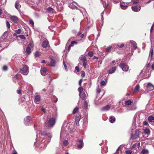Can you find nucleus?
<instances>
[{"mask_svg": "<svg viewBox=\"0 0 154 154\" xmlns=\"http://www.w3.org/2000/svg\"><path fill=\"white\" fill-rule=\"evenodd\" d=\"M68 144V140H65L63 142V144L64 146H67Z\"/></svg>", "mask_w": 154, "mask_h": 154, "instance_id": "37", "label": "nucleus"}, {"mask_svg": "<svg viewBox=\"0 0 154 154\" xmlns=\"http://www.w3.org/2000/svg\"><path fill=\"white\" fill-rule=\"evenodd\" d=\"M154 89L153 85L150 82H148L147 84L146 90L147 91L152 90Z\"/></svg>", "mask_w": 154, "mask_h": 154, "instance_id": "7", "label": "nucleus"}, {"mask_svg": "<svg viewBox=\"0 0 154 154\" xmlns=\"http://www.w3.org/2000/svg\"><path fill=\"white\" fill-rule=\"evenodd\" d=\"M84 106L86 108H87L88 106V102L86 101H85L84 103Z\"/></svg>", "mask_w": 154, "mask_h": 154, "instance_id": "42", "label": "nucleus"}, {"mask_svg": "<svg viewBox=\"0 0 154 154\" xmlns=\"http://www.w3.org/2000/svg\"><path fill=\"white\" fill-rule=\"evenodd\" d=\"M93 54H94V52L93 51H89L88 53V55L90 57H92Z\"/></svg>", "mask_w": 154, "mask_h": 154, "instance_id": "34", "label": "nucleus"}, {"mask_svg": "<svg viewBox=\"0 0 154 154\" xmlns=\"http://www.w3.org/2000/svg\"><path fill=\"white\" fill-rule=\"evenodd\" d=\"M55 123V119L53 118H52L49 119L48 122L46 123V124L47 125L48 127H53Z\"/></svg>", "mask_w": 154, "mask_h": 154, "instance_id": "1", "label": "nucleus"}, {"mask_svg": "<svg viewBox=\"0 0 154 154\" xmlns=\"http://www.w3.org/2000/svg\"><path fill=\"white\" fill-rule=\"evenodd\" d=\"M153 49L151 47L150 50V53H149V58H148V60H149L150 61H151L152 60V56L153 55Z\"/></svg>", "mask_w": 154, "mask_h": 154, "instance_id": "17", "label": "nucleus"}, {"mask_svg": "<svg viewBox=\"0 0 154 154\" xmlns=\"http://www.w3.org/2000/svg\"><path fill=\"white\" fill-rule=\"evenodd\" d=\"M125 152L127 154H131L132 153V151L130 150H126Z\"/></svg>", "mask_w": 154, "mask_h": 154, "instance_id": "50", "label": "nucleus"}, {"mask_svg": "<svg viewBox=\"0 0 154 154\" xmlns=\"http://www.w3.org/2000/svg\"><path fill=\"white\" fill-rule=\"evenodd\" d=\"M82 82V79H81L80 80L79 82V85L80 86H81V83Z\"/></svg>", "mask_w": 154, "mask_h": 154, "instance_id": "59", "label": "nucleus"}, {"mask_svg": "<svg viewBox=\"0 0 154 154\" xmlns=\"http://www.w3.org/2000/svg\"><path fill=\"white\" fill-rule=\"evenodd\" d=\"M71 43L73 45L74 44H77L78 42L75 41H72L71 42Z\"/></svg>", "mask_w": 154, "mask_h": 154, "instance_id": "52", "label": "nucleus"}, {"mask_svg": "<svg viewBox=\"0 0 154 154\" xmlns=\"http://www.w3.org/2000/svg\"><path fill=\"white\" fill-rule=\"evenodd\" d=\"M110 108V106L109 105H107L105 106L102 108V109L103 111H106L109 110Z\"/></svg>", "mask_w": 154, "mask_h": 154, "instance_id": "26", "label": "nucleus"}, {"mask_svg": "<svg viewBox=\"0 0 154 154\" xmlns=\"http://www.w3.org/2000/svg\"><path fill=\"white\" fill-rule=\"evenodd\" d=\"M47 10L49 13H52L54 12V9L51 7L48 8Z\"/></svg>", "mask_w": 154, "mask_h": 154, "instance_id": "29", "label": "nucleus"}, {"mask_svg": "<svg viewBox=\"0 0 154 154\" xmlns=\"http://www.w3.org/2000/svg\"><path fill=\"white\" fill-rule=\"evenodd\" d=\"M73 3H76L74 2H73L72 0H70L69 1V7L70 8H71L72 9H78L77 7L75 6L74 5ZM77 5V4L76 3Z\"/></svg>", "mask_w": 154, "mask_h": 154, "instance_id": "8", "label": "nucleus"}, {"mask_svg": "<svg viewBox=\"0 0 154 154\" xmlns=\"http://www.w3.org/2000/svg\"><path fill=\"white\" fill-rule=\"evenodd\" d=\"M63 64L64 65V67L65 68V69L66 70H67V66L65 64L64 61L63 62Z\"/></svg>", "mask_w": 154, "mask_h": 154, "instance_id": "53", "label": "nucleus"}, {"mask_svg": "<svg viewBox=\"0 0 154 154\" xmlns=\"http://www.w3.org/2000/svg\"><path fill=\"white\" fill-rule=\"evenodd\" d=\"M15 32L17 34H19L21 32V29H17L15 30Z\"/></svg>", "mask_w": 154, "mask_h": 154, "instance_id": "39", "label": "nucleus"}, {"mask_svg": "<svg viewBox=\"0 0 154 154\" xmlns=\"http://www.w3.org/2000/svg\"><path fill=\"white\" fill-rule=\"evenodd\" d=\"M137 109V107L135 105H133L131 106H128V110L129 111L134 110Z\"/></svg>", "mask_w": 154, "mask_h": 154, "instance_id": "20", "label": "nucleus"}, {"mask_svg": "<svg viewBox=\"0 0 154 154\" xmlns=\"http://www.w3.org/2000/svg\"><path fill=\"white\" fill-rule=\"evenodd\" d=\"M6 25L8 28V29H10V24L8 21H6Z\"/></svg>", "mask_w": 154, "mask_h": 154, "instance_id": "45", "label": "nucleus"}, {"mask_svg": "<svg viewBox=\"0 0 154 154\" xmlns=\"http://www.w3.org/2000/svg\"><path fill=\"white\" fill-rule=\"evenodd\" d=\"M40 54L39 52H38V51H37L35 54V56L36 57H38L40 56Z\"/></svg>", "mask_w": 154, "mask_h": 154, "instance_id": "46", "label": "nucleus"}, {"mask_svg": "<svg viewBox=\"0 0 154 154\" xmlns=\"http://www.w3.org/2000/svg\"><path fill=\"white\" fill-rule=\"evenodd\" d=\"M32 47L31 44H29L28 47L26 48V51L28 54H29L31 53V48Z\"/></svg>", "mask_w": 154, "mask_h": 154, "instance_id": "12", "label": "nucleus"}, {"mask_svg": "<svg viewBox=\"0 0 154 154\" xmlns=\"http://www.w3.org/2000/svg\"><path fill=\"white\" fill-rule=\"evenodd\" d=\"M150 64L149 63L146 64L143 70V72H146L147 71L146 69L149 67Z\"/></svg>", "mask_w": 154, "mask_h": 154, "instance_id": "27", "label": "nucleus"}, {"mask_svg": "<svg viewBox=\"0 0 154 154\" xmlns=\"http://www.w3.org/2000/svg\"><path fill=\"white\" fill-rule=\"evenodd\" d=\"M19 37L20 38H21L22 39H26L25 37L24 36V35H20L19 36Z\"/></svg>", "mask_w": 154, "mask_h": 154, "instance_id": "49", "label": "nucleus"}, {"mask_svg": "<svg viewBox=\"0 0 154 154\" xmlns=\"http://www.w3.org/2000/svg\"><path fill=\"white\" fill-rule=\"evenodd\" d=\"M103 14H104V11H103L101 14V16L102 17L101 20H103Z\"/></svg>", "mask_w": 154, "mask_h": 154, "instance_id": "54", "label": "nucleus"}, {"mask_svg": "<svg viewBox=\"0 0 154 154\" xmlns=\"http://www.w3.org/2000/svg\"><path fill=\"white\" fill-rule=\"evenodd\" d=\"M83 88L81 87H79L78 88V91L79 92V93H80L83 92Z\"/></svg>", "mask_w": 154, "mask_h": 154, "instance_id": "40", "label": "nucleus"}, {"mask_svg": "<svg viewBox=\"0 0 154 154\" xmlns=\"http://www.w3.org/2000/svg\"><path fill=\"white\" fill-rule=\"evenodd\" d=\"M81 119V116L80 115H78L75 117V122L77 126L79 125V121Z\"/></svg>", "mask_w": 154, "mask_h": 154, "instance_id": "15", "label": "nucleus"}, {"mask_svg": "<svg viewBox=\"0 0 154 154\" xmlns=\"http://www.w3.org/2000/svg\"><path fill=\"white\" fill-rule=\"evenodd\" d=\"M79 59L83 63V66L84 68H86L87 65V61L86 56L82 55L80 57Z\"/></svg>", "mask_w": 154, "mask_h": 154, "instance_id": "2", "label": "nucleus"}, {"mask_svg": "<svg viewBox=\"0 0 154 154\" xmlns=\"http://www.w3.org/2000/svg\"><path fill=\"white\" fill-rule=\"evenodd\" d=\"M39 135L40 137V135L41 136H48V137L50 138V139L52 137V136L51 135V134L48 133H46V132L44 131H41L39 133Z\"/></svg>", "mask_w": 154, "mask_h": 154, "instance_id": "9", "label": "nucleus"}, {"mask_svg": "<svg viewBox=\"0 0 154 154\" xmlns=\"http://www.w3.org/2000/svg\"><path fill=\"white\" fill-rule=\"evenodd\" d=\"M29 23L32 26H33L34 25V23L32 19H30L29 20Z\"/></svg>", "mask_w": 154, "mask_h": 154, "instance_id": "41", "label": "nucleus"}, {"mask_svg": "<svg viewBox=\"0 0 154 154\" xmlns=\"http://www.w3.org/2000/svg\"><path fill=\"white\" fill-rule=\"evenodd\" d=\"M79 95L80 97L83 100H85V94L84 92L80 93L79 94Z\"/></svg>", "mask_w": 154, "mask_h": 154, "instance_id": "22", "label": "nucleus"}, {"mask_svg": "<svg viewBox=\"0 0 154 154\" xmlns=\"http://www.w3.org/2000/svg\"><path fill=\"white\" fill-rule=\"evenodd\" d=\"M3 70L4 71H6L8 69V67L6 66H4L3 67Z\"/></svg>", "mask_w": 154, "mask_h": 154, "instance_id": "44", "label": "nucleus"}, {"mask_svg": "<svg viewBox=\"0 0 154 154\" xmlns=\"http://www.w3.org/2000/svg\"><path fill=\"white\" fill-rule=\"evenodd\" d=\"M41 100L39 95L35 94V102L36 104H38Z\"/></svg>", "mask_w": 154, "mask_h": 154, "instance_id": "11", "label": "nucleus"}, {"mask_svg": "<svg viewBox=\"0 0 154 154\" xmlns=\"http://www.w3.org/2000/svg\"><path fill=\"white\" fill-rule=\"evenodd\" d=\"M11 19L12 21L14 23H17L18 21L17 17L15 16H13L11 17Z\"/></svg>", "mask_w": 154, "mask_h": 154, "instance_id": "21", "label": "nucleus"}, {"mask_svg": "<svg viewBox=\"0 0 154 154\" xmlns=\"http://www.w3.org/2000/svg\"><path fill=\"white\" fill-rule=\"evenodd\" d=\"M143 124L145 125H148V122H147L146 121H144L143 122Z\"/></svg>", "mask_w": 154, "mask_h": 154, "instance_id": "55", "label": "nucleus"}, {"mask_svg": "<svg viewBox=\"0 0 154 154\" xmlns=\"http://www.w3.org/2000/svg\"><path fill=\"white\" fill-rule=\"evenodd\" d=\"M21 90H17V93L18 94H20L21 93Z\"/></svg>", "mask_w": 154, "mask_h": 154, "instance_id": "57", "label": "nucleus"}, {"mask_svg": "<svg viewBox=\"0 0 154 154\" xmlns=\"http://www.w3.org/2000/svg\"><path fill=\"white\" fill-rule=\"evenodd\" d=\"M6 33H4L2 35V39H5L6 38V37H7V35H6Z\"/></svg>", "mask_w": 154, "mask_h": 154, "instance_id": "47", "label": "nucleus"}, {"mask_svg": "<svg viewBox=\"0 0 154 154\" xmlns=\"http://www.w3.org/2000/svg\"><path fill=\"white\" fill-rule=\"evenodd\" d=\"M109 122L111 123H113L115 121V118L114 116H111L109 117Z\"/></svg>", "mask_w": 154, "mask_h": 154, "instance_id": "25", "label": "nucleus"}, {"mask_svg": "<svg viewBox=\"0 0 154 154\" xmlns=\"http://www.w3.org/2000/svg\"><path fill=\"white\" fill-rule=\"evenodd\" d=\"M134 4H136L138 3V2L136 1H134L133 2Z\"/></svg>", "mask_w": 154, "mask_h": 154, "instance_id": "63", "label": "nucleus"}, {"mask_svg": "<svg viewBox=\"0 0 154 154\" xmlns=\"http://www.w3.org/2000/svg\"><path fill=\"white\" fill-rule=\"evenodd\" d=\"M75 69L77 70L78 72H79V67L77 66H76L75 68Z\"/></svg>", "mask_w": 154, "mask_h": 154, "instance_id": "58", "label": "nucleus"}, {"mask_svg": "<svg viewBox=\"0 0 154 154\" xmlns=\"http://www.w3.org/2000/svg\"><path fill=\"white\" fill-rule=\"evenodd\" d=\"M149 151L147 149H143L141 152V154H148Z\"/></svg>", "mask_w": 154, "mask_h": 154, "instance_id": "28", "label": "nucleus"}, {"mask_svg": "<svg viewBox=\"0 0 154 154\" xmlns=\"http://www.w3.org/2000/svg\"><path fill=\"white\" fill-rule=\"evenodd\" d=\"M14 77L15 78V79H16V80H17H17L18 79L17 75H15Z\"/></svg>", "mask_w": 154, "mask_h": 154, "instance_id": "60", "label": "nucleus"}, {"mask_svg": "<svg viewBox=\"0 0 154 154\" xmlns=\"http://www.w3.org/2000/svg\"><path fill=\"white\" fill-rule=\"evenodd\" d=\"M79 109V108L78 107H75V108L73 111L72 113L73 114L76 113L78 111Z\"/></svg>", "mask_w": 154, "mask_h": 154, "instance_id": "32", "label": "nucleus"}, {"mask_svg": "<svg viewBox=\"0 0 154 154\" xmlns=\"http://www.w3.org/2000/svg\"><path fill=\"white\" fill-rule=\"evenodd\" d=\"M120 5L121 7H125L126 8H127L128 7V6L125 5V4H122L121 3H120Z\"/></svg>", "mask_w": 154, "mask_h": 154, "instance_id": "48", "label": "nucleus"}, {"mask_svg": "<svg viewBox=\"0 0 154 154\" xmlns=\"http://www.w3.org/2000/svg\"><path fill=\"white\" fill-rule=\"evenodd\" d=\"M131 9L133 11L137 12L140 11L141 8L140 6H136L134 7H132Z\"/></svg>", "mask_w": 154, "mask_h": 154, "instance_id": "13", "label": "nucleus"}, {"mask_svg": "<svg viewBox=\"0 0 154 154\" xmlns=\"http://www.w3.org/2000/svg\"><path fill=\"white\" fill-rule=\"evenodd\" d=\"M21 6L19 4V1H17L15 5V8L18 10H19Z\"/></svg>", "mask_w": 154, "mask_h": 154, "instance_id": "23", "label": "nucleus"}, {"mask_svg": "<svg viewBox=\"0 0 154 154\" xmlns=\"http://www.w3.org/2000/svg\"><path fill=\"white\" fill-rule=\"evenodd\" d=\"M129 42L132 45L134 49H136L137 48V45L135 42L134 41L131 40Z\"/></svg>", "mask_w": 154, "mask_h": 154, "instance_id": "19", "label": "nucleus"}, {"mask_svg": "<svg viewBox=\"0 0 154 154\" xmlns=\"http://www.w3.org/2000/svg\"><path fill=\"white\" fill-rule=\"evenodd\" d=\"M139 88H140L139 85V84L137 85L134 88V92H136V91H139Z\"/></svg>", "mask_w": 154, "mask_h": 154, "instance_id": "30", "label": "nucleus"}, {"mask_svg": "<svg viewBox=\"0 0 154 154\" xmlns=\"http://www.w3.org/2000/svg\"><path fill=\"white\" fill-rule=\"evenodd\" d=\"M132 103L131 100H128L125 101V104L126 105H130Z\"/></svg>", "mask_w": 154, "mask_h": 154, "instance_id": "33", "label": "nucleus"}, {"mask_svg": "<svg viewBox=\"0 0 154 154\" xmlns=\"http://www.w3.org/2000/svg\"><path fill=\"white\" fill-rule=\"evenodd\" d=\"M116 68L115 67H113L110 69L108 71V73L109 74H112L116 70Z\"/></svg>", "mask_w": 154, "mask_h": 154, "instance_id": "24", "label": "nucleus"}, {"mask_svg": "<svg viewBox=\"0 0 154 154\" xmlns=\"http://www.w3.org/2000/svg\"><path fill=\"white\" fill-rule=\"evenodd\" d=\"M78 36H80L82 38H83L84 37V34H81V33H78Z\"/></svg>", "mask_w": 154, "mask_h": 154, "instance_id": "43", "label": "nucleus"}, {"mask_svg": "<svg viewBox=\"0 0 154 154\" xmlns=\"http://www.w3.org/2000/svg\"><path fill=\"white\" fill-rule=\"evenodd\" d=\"M150 131L149 128H146L144 130V133L145 134H149L150 133Z\"/></svg>", "mask_w": 154, "mask_h": 154, "instance_id": "31", "label": "nucleus"}, {"mask_svg": "<svg viewBox=\"0 0 154 154\" xmlns=\"http://www.w3.org/2000/svg\"><path fill=\"white\" fill-rule=\"evenodd\" d=\"M151 68L152 69V70L154 69V64H153L152 66H151Z\"/></svg>", "mask_w": 154, "mask_h": 154, "instance_id": "62", "label": "nucleus"}, {"mask_svg": "<svg viewBox=\"0 0 154 154\" xmlns=\"http://www.w3.org/2000/svg\"><path fill=\"white\" fill-rule=\"evenodd\" d=\"M51 61L49 66H51L54 67L55 66L56 63L55 60L53 58H51L50 59Z\"/></svg>", "mask_w": 154, "mask_h": 154, "instance_id": "16", "label": "nucleus"}, {"mask_svg": "<svg viewBox=\"0 0 154 154\" xmlns=\"http://www.w3.org/2000/svg\"><path fill=\"white\" fill-rule=\"evenodd\" d=\"M47 71V69L45 67L41 68L40 70L41 73L43 75H45Z\"/></svg>", "mask_w": 154, "mask_h": 154, "instance_id": "14", "label": "nucleus"}, {"mask_svg": "<svg viewBox=\"0 0 154 154\" xmlns=\"http://www.w3.org/2000/svg\"><path fill=\"white\" fill-rule=\"evenodd\" d=\"M118 47L119 48H122L124 46L123 44H122L121 45H118Z\"/></svg>", "mask_w": 154, "mask_h": 154, "instance_id": "56", "label": "nucleus"}, {"mask_svg": "<svg viewBox=\"0 0 154 154\" xmlns=\"http://www.w3.org/2000/svg\"><path fill=\"white\" fill-rule=\"evenodd\" d=\"M42 111L44 113H45V109H44V108H42Z\"/></svg>", "mask_w": 154, "mask_h": 154, "instance_id": "64", "label": "nucleus"}, {"mask_svg": "<svg viewBox=\"0 0 154 154\" xmlns=\"http://www.w3.org/2000/svg\"><path fill=\"white\" fill-rule=\"evenodd\" d=\"M47 76L49 78H50L51 79H52V78L51 77L50 74L47 75Z\"/></svg>", "mask_w": 154, "mask_h": 154, "instance_id": "61", "label": "nucleus"}, {"mask_svg": "<svg viewBox=\"0 0 154 154\" xmlns=\"http://www.w3.org/2000/svg\"><path fill=\"white\" fill-rule=\"evenodd\" d=\"M85 75V73L84 71H82L81 76L83 77H84Z\"/></svg>", "mask_w": 154, "mask_h": 154, "instance_id": "51", "label": "nucleus"}, {"mask_svg": "<svg viewBox=\"0 0 154 154\" xmlns=\"http://www.w3.org/2000/svg\"><path fill=\"white\" fill-rule=\"evenodd\" d=\"M29 68L26 65H23V68L21 69L20 72L24 75H26L29 72Z\"/></svg>", "mask_w": 154, "mask_h": 154, "instance_id": "3", "label": "nucleus"}, {"mask_svg": "<svg viewBox=\"0 0 154 154\" xmlns=\"http://www.w3.org/2000/svg\"><path fill=\"white\" fill-rule=\"evenodd\" d=\"M112 48V46H109L106 49L105 51L106 52H109L110 50V49Z\"/></svg>", "mask_w": 154, "mask_h": 154, "instance_id": "36", "label": "nucleus"}, {"mask_svg": "<svg viewBox=\"0 0 154 154\" xmlns=\"http://www.w3.org/2000/svg\"><path fill=\"white\" fill-rule=\"evenodd\" d=\"M49 45V43L48 41H44L42 43V46L43 48H46Z\"/></svg>", "mask_w": 154, "mask_h": 154, "instance_id": "18", "label": "nucleus"}, {"mask_svg": "<svg viewBox=\"0 0 154 154\" xmlns=\"http://www.w3.org/2000/svg\"><path fill=\"white\" fill-rule=\"evenodd\" d=\"M24 122L26 125H29L32 122L31 118L29 116H27L24 119Z\"/></svg>", "mask_w": 154, "mask_h": 154, "instance_id": "5", "label": "nucleus"}, {"mask_svg": "<svg viewBox=\"0 0 154 154\" xmlns=\"http://www.w3.org/2000/svg\"><path fill=\"white\" fill-rule=\"evenodd\" d=\"M101 84L102 86H104L106 84V82L104 80H102L101 82Z\"/></svg>", "mask_w": 154, "mask_h": 154, "instance_id": "38", "label": "nucleus"}, {"mask_svg": "<svg viewBox=\"0 0 154 154\" xmlns=\"http://www.w3.org/2000/svg\"><path fill=\"white\" fill-rule=\"evenodd\" d=\"M139 137V135L137 133H136L133 136H132V137L134 139H136Z\"/></svg>", "mask_w": 154, "mask_h": 154, "instance_id": "35", "label": "nucleus"}, {"mask_svg": "<svg viewBox=\"0 0 154 154\" xmlns=\"http://www.w3.org/2000/svg\"><path fill=\"white\" fill-rule=\"evenodd\" d=\"M119 66L123 71L125 72L127 71L129 69L128 66L123 63H121L119 64Z\"/></svg>", "mask_w": 154, "mask_h": 154, "instance_id": "6", "label": "nucleus"}, {"mask_svg": "<svg viewBox=\"0 0 154 154\" xmlns=\"http://www.w3.org/2000/svg\"><path fill=\"white\" fill-rule=\"evenodd\" d=\"M148 120L150 123L153 125H154V117L151 115L149 116L148 118Z\"/></svg>", "mask_w": 154, "mask_h": 154, "instance_id": "10", "label": "nucleus"}, {"mask_svg": "<svg viewBox=\"0 0 154 154\" xmlns=\"http://www.w3.org/2000/svg\"><path fill=\"white\" fill-rule=\"evenodd\" d=\"M76 144L77 149H81L84 146L83 140H77L76 141Z\"/></svg>", "mask_w": 154, "mask_h": 154, "instance_id": "4", "label": "nucleus"}]
</instances>
